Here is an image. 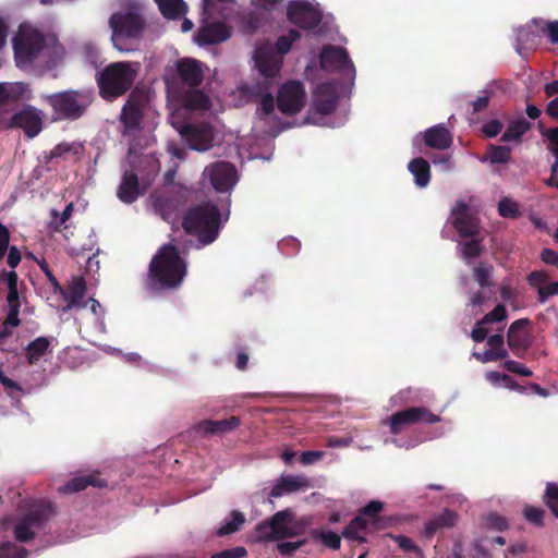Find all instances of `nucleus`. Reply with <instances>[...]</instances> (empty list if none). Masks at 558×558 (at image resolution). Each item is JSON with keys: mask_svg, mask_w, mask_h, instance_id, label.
Returning a JSON list of instances; mask_svg holds the SVG:
<instances>
[{"mask_svg": "<svg viewBox=\"0 0 558 558\" xmlns=\"http://www.w3.org/2000/svg\"><path fill=\"white\" fill-rule=\"evenodd\" d=\"M112 29V41L116 48L124 50L120 45L121 38H138L144 31L145 21L136 11L116 12L109 19Z\"/></svg>", "mask_w": 558, "mask_h": 558, "instance_id": "6", "label": "nucleus"}, {"mask_svg": "<svg viewBox=\"0 0 558 558\" xmlns=\"http://www.w3.org/2000/svg\"><path fill=\"white\" fill-rule=\"evenodd\" d=\"M523 518L534 526L545 525L546 511L543 508L526 505L523 509Z\"/></svg>", "mask_w": 558, "mask_h": 558, "instance_id": "46", "label": "nucleus"}, {"mask_svg": "<svg viewBox=\"0 0 558 558\" xmlns=\"http://www.w3.org/2000/svg\"><path fill=\"white\" fill-rule=\"evenodd\" d=\"M247 556V550L243 546L232 547L228 549L220 550L210 558H245Z\"/></svg>", "mask_w": 558, "mask_h": 558, "instance_id": "59", "label": "nucleus"}, {"mask_svg": "<svg viewBox=\"0 0 558 558\" xmlns=\"http://www.w3.org/2000/svg\"><path fill=\"white\" fill-rule=\"evenodd\" d=\"M493 92L483 90L482 95H480L475 100L471 101L472 112L478 113L485 110L490 101Z\"/></svg>", "mask_w": 558, "mask_h": 558, "instance_id": "60", "label": "nucleus"}, {"mask_svg": "<svg viewBox=\"0 0 558 558\" xmlns=\"http://www.w3.org/2000/svg\"><path fill=\"white\" fill-rule=\"evenodd\" d=\"M507 317L508 313L506 306L504 304H498L492 312L487 313L481 320H478L477 325L499 323L505 320Z\"/></svg>", "mask_w": 558, "mask_h": 558, "instance_id": "52", "label": "nucleus"}, {"mask_svg": "<svg viewBox=\"0 0 558 558\" xmlns=\"http://www.w3.org/2000/svg\"><path fill=\"white\" fill-rule=\"evenodd\" d=\"M539 303H545L549 296L558 295V282H550L537 291Z\"/></svg>", "mask_w": 558, "mask_h": 558, "instance_id": "64", "label": "nucleus"}, {"mask_svg": "<svg viewBox=\"0 0 558 558\" xmlns=\"http://www.w3.org/2000/svg\"><path fill=\"white\" fill-rule=\"evenodd\" d=\"M548 281V275L545 271L542 270H535L530 272L527 276V282L531 287L537 288V290L541 287L546 286Z\"/></svg>", "mask_w": 558, "mask_h": 558, "instance_id": "61", "label": "nucleus"}, {"mask_svg": "<svg viewBox=\"0 0 558 558\" xmlns=\"http://www.w3.org/2000/svg\"><path fill=\"white\" fill-rule=\"evenodd\" d=\"M502 366L508 372L520 376L531 377L533 375V372L530 368H527L524 364L518 361L508 360L504 363Z\"/></svg>", "mask_w": 558, "mask_h": 558, "instance_id": "57", "label": "nucleus"}, {"mask_svg": "<svg viewBox=\"0 0 558 558\" xmlns=\"http://www.w3.org/2000/svg\"><path fill=\"white\" fill-rule=\"evenodd\" d=\"M231 519L227 520L216 532L220 537L227 536L238 532L245 523V515L239 510H233L230 513Z\"/></svg>", "mask_w": 558, "mask_h": 558, "instance_id": "42", "label": "nucleus"}, {"mask_svg": "<svg viewBox=\"0 0 558 558\" xmlns=\"http://www.w3.org/2000/svg\"><path fill=\"white\" fill-rule=\"evenodd\" d=\"M28 90H29L28 85L23 82H16V83L7 85L9 102L22 98L25 95V93Z\"/></svg>", "mask_w": 558, "mask_h": 558, "instance_id": "56", "label": "nucleus"}, {"mask_svg": "<svg viewBox=\"0 0 558 558\" xmlns=\"http://www.w3.org/2000/svg\"><path fill=\"white\" fill-rule=\"evenodd\" d=\"M52 514L53 507L50 502L38 501L32 505L23 518L35 527H41Z\"/></svg>", "mask_w": 558, "mask_h": 558, "instance_id": "30", "label": "nucleus"}, {"mask_svg": "<svg viewBox=\"0 0 558 558\" xmlns=\"http://www.w3.org/2000/svg\"><path fill=\"white\" fill-rule=\"evenodd\" d=\"M304 85L299 81H289L281 85L277 94V106L281 113L293 116L305 105Z\"/></svg>", "mask_w": 558, "mask_h": 558, "instance_id": "8", "label": "nucleus"}, {"mask_svg": "<svg viewBox=\"0 0 558 558\" xmlns=\"http://www.w3.org/2000/svg\"><path fill=\"white\" fill-rule=\"evenodd\" d=\"M180 134L192 149L205 151L213 146L214 132L209 124H185L181 128Z\"/></svg>", "mask_w": 558, "mask_h": 558, "instance_id": "15", "label": "nucleus"}, {"mask_svg": "<svg viewBox=\"0 0 558 558\" xmlns=\"http://www.w3.org/2000/svg\"><path fill=\"white\" fill-rule=\"evenodd\" d=\"M81 148H82V146L78 144H75V143H68V142L59 143L50 150L49 155L45 157L46 162L48 163L53 158L63 157L64 155L70 154V153L77 155V154H80Z\"/></svg>", "mask_w": 558, "mask_h": 558, "instance_id": "47", "label": "nucleus"}, {"mask_svg": "<svg viewBox=\"0 0 558 558\" xmlns=\"http://www.w3.org/2000/svg\"><path fill=\"white\" fill-rule=\"evenodd\" d=\"M28 550L12 542H3L0 544V558H26Z\"/></svg>", "mask_w": 558, "mask_h": 558, "instance_id": "49", "label": "nucleus"}, {"mask_svg": "<svg viewBox=\"0 0 558 558\" xmlns=\"http://www.w3.org/2000/svg\"><path fill=\"white\" fill-rule=\"evenodd\" d=\"M383 509L384 502L378 500H372L361 509L360 515H362L365 519L368 518V524L371 523L374 526V529H385L387 524L384 523V520L378 517Z\"/></svg>", "mask_w": 558, "mask_h": 558, "instance_id": "40", "label": "nucleus"}, {"mask_svg": "<svg viewBox=\"0 0 558 558\" xmlns=\"http://www.w3.org/2000/svg\"><path fill=\"white\" fill-rule=\"evenodd\" d=\"M136 71L126 62L107 65L97 76L100 96L108 101L124 95L133 85Z\"/></svg>", "mask_w": 558, "mask_h": 558, "instance_id": "4", "label": "nucleus"}, {"mask_svg": "<svg viewBox=\"0 0 558 558\" xmlns=\"http://www.w3.org/2000/svg\"><path fill=\"white\" fill-rule=\"evenodd\" d=\"M368 527V520L362 515H356L342 531V536L352 542L366 543L367 538L363 535Z\"/></svg>", "mask_w": 558, "mask_h": 558, "instance_id": "34", "label": "nucleus"}, {"mask_svg": "<svg viewBox=\"0 0 558 558\" xmlns=\"http://www.w3.org/2000/svg\"><path fill=\"white\" fill-rule=\"evenodd\" d=\"M204 173L217 192H228L238 182L236 168L228 161H216L207 166Z\"/></svg>", "mask_w": 558, "mask_h": 558, "instance_id": "11", "label": "nucleus"}, {"mask_svg": "<svg viewBox=\"0 0 558 558\" xmlns=\"http://www.w3.org/2000/svg\"><path fill=\"white\" fill-rule=\"evenodd\" d=\"M51 107L54 121L81 119L93 101L92 93L84 89H69L43 96Z\"/></svg>", "mask_w": 558, "mask_h": 558, "instance_id": "3", "label": "nucleus"}, {"mask_svg": "<svg viewBox=\"0 0 558 558\" xmlns=\"http://www.w3.org/2000/svg\"><path fill=\"white\" fill-rule=\"evenodd\" d=\"M87 292L86 281L82 277H75L65 294V299L68 301L66 307L64 311L74 308V307H82L83 304L81 301L84 299Z\"/></svg>", "mask_w": 558, "mask_h": 558, "instance_id": "32", "label": "nucleus"}, {"mask_svg": "<svg viewBox=\"0 0 558 558\" xmlns=\"http://www.w3.org/2000/svg\"><path fill=\"white\" fill-rule=\"evenodd\" d=\"M50 340L47 337H38L25 348V356L29 365H34L48 352Z\"/></svg>", "mask_w": 558, "mask_h": 558, "instance_id": "36", "label": "nucleus"}, {"mask_svg": "<svg viewBox=\"0 0 558 558\" xmlns=\"http://www.w3.org/2000/svg\"><path fill=\"white\" fill-rule=\"evenodd\" d=\"M187 196V189L172 184L156 195L154 206L168 220L186 203Z\"/></svg>", "mask_w": 558, "mask_h": 558, "instance_id": "10", "label": "nucleus"}, {"mask_svg": "<svg viewBox=\"0 0 558 558\" xmlns=\"http://www.w3.org/2000/svg\"><path fill=\"white\" fill-rule=\"evenodd\" d=\"M308 487V480L303 475H282L270 490L269 496L279 498L284 494L295 493Z\"/></svg>", "mask_w": 558, "mask_h": 558, "instance_id": "23", "label": "nucleus"}, {"mask_svg": "<svg viewBox=\"0 0 558 558\" xmlns=\"http://www.w3.org/2000/svg\"><path fill=\"white\" fill-rule=\"evenodd\" d=\"M531 128H532L531 122L526 121L523 118L517 119V120L512 121L508 125V128L506 129V131L501 135L500 141L504 142V143L512 142V141L521 142L523 135L527 131H530Z\"/></svg>", "mask_w": 558, "mask_h": 558, "instance_id": "38", "label": "nucleus"}, {"mask_svg": "<svg viewBox=\"0 0 558 558\" xmlns=\"http://www.w3.org/2000/svg\"><path fill=\"white\" fill-rule=\"evenodd\" d=\"M531 322L527 318H520L514 320L507 333V343L512 352L522 357L523 353L531 347V335L526 330Z\"/></svg>", "mask_w": 558, "mask_h": 558, "instance_id": "16", "label": "nucleus"}, {"mask_svg": "<svg viewBox=\"0 0 558 558\" xmlns=\"http://www.w3.org/2000/svg\"><path fill=\"white\" fill-rule=\"evenodd\" d=\"M492 165H507L511 160V148L502 145H489L481 159Z\"/></svg>", "mask_w": 558, "mask_h": 558, "instance_id": "39", "label": "nucleus"}, {"mask_svg": "<svg viewBox=\"0 0 558 558\" xmlns=\"http://www.w3.org/2000/svg\"><path fill=\"white\" fill-rule=\"evenodd\" d=\"M46 46L44 35L32 27L21 26L13 39L15 63L19 68L33 64Z\"/></svg>", "mask_w": 558, "mask_h": 558, "instance_id": "5", "label": "nucleus"}, {"mask_svg": "<svg viewBox=\"0 0 558 558\" xmlns=\"http://www.w3.org/2000/svg\"><path fill=\"white\" fill-rule=\"evenodd\" d=\"M230 37V31L223 23H213L203 26L197 34V41L201 45H213L221 43Z\"/></svg>", "mask_w": 558, "mask_h": 558, "instance_id": "28", "label": "nucleus"}, {"mask_svg": "<svg viewBox=\"0 0 558 558\" xmlns=\"http://www.w3.org/2000/svg\"><path fill=\"white\" fill-rule=\"evenodd\" d=\"M74 206L72 203L68 204L63 211L59 214L57 209H51L50 215L52 217L48 227L52 232H61L66 229L65 222L72 217Z\"/></svg>", "mask_w": 558, "mask_h": 558, "instance_id": "43", "label": "nucleus"}, {"mask_svg": "<svg viewBox=\"0 0 558 558\" xmlns=\"http://www.w3.org/2000/svg\"><path fill=\"white\" fill-rule=\"evenodd\" d=\"M452 214L454 216L452 225L460 236L470 238L477 233V227L474 223V219L469 214L465 203H458Z\"/></svg>", "mask_w": 558, "mask_h": 558, "instance_id": "22", "label": "nucleus"}, {"mask_svg": "<svg viewBox=\"0 0 558 558\" xmlns=\"http://www.w3.org/2000/svg\"><path fill=\"white\" fill-rule=\"evenodd\" d=\"M177 72L180 80L190 87H197L203 83L202 62L195 59H180L177 62Z\"/></svg>", "mask_w": 558, "mask_h": 558, "instance_id": "18", "label": "nucleus"}, {"mask_svg": "<svg viewBox=\"0 0 558 558\" xmlns=\"http://www.w3.org/2000/svg\"><path fill=\"white\" fill-rule=\"evenodd\" d=\"M43 112L31 105L15 112L10 122V126L22 129L28 138L37 136L43 130Z\"/></svg>", "mask_w": 558, "mask_h": 558, "instance_id": "14", "label": "nucleus"}, {"mask_svg": "<svg viewBox=\"0 0 558 558\" xmlns=\"http://www.w3.org/2000/svg\"><path fill=\"white\" fill-rule=\"evenodd\" d=\"M338 97L329 83L319 84L314 93L313 106L320 114L331 113L337 105Z\"/></svg>", "mask_w": 558, "mask_h": 558, "instance_id": "21", "label": "nucleus"}, {"mask_svg": "<svg viewBox=\"0 0 558 558\" xmlns=\"http://www.w3.org/2000/svg\"><path fill=\"white\" fill-rule=\"evenodd\" d=\"M184 108L189 110H204L209 107L208 96L196 87H192L186 92L181 99Z\"/></svg>", "mask_w": 558, "mask_h": 558, "instance_id": "37", "label": "nucleus"}, {"mask_svg": "<svg viewBox=\"0 0 558 558\" xmlns=\"http://www.w3.org/2000/svg\"><path fill=\"white\" fill-rule=\"evenodd\" d=\"M498 214L502 218L518 219L522 216L518 202L502 197L498 203Z\"/></svg>", "mask_w": 558, "mask_h": 558, "instance_id": "45", "label": "nucleus"}, {"mask_svg": "<svg viewBox=\"0 0 558 558\" xmlns=\"http://www.w3.org/2000/svg\"><path fill=\"white\" fill-rule=\"evenodd\" d=\"M462 256L465 259H472L480 256L483 252L481 240L472 239L462 244Z\"/></svg>", "mask_w": 558, "mask_h": 558, "instance_id": "53", "label": "nucleus"}, {"mask_svg": "<svg viewBox=\"0 0 558 558\" xmlns=\"http://www.w3.org/2000/svg\"><path fill=\"white\" fill-rule=\"evenodd\" d=\"M504 124L498 119H493L482 125V132L487 138H494L501 133Z\"/></svg>", "mask_w": 558, "mask_h": 558, "instance_id": "58", "label": "nucleus"}, {"mask_svg": "<svg viewBox=\"0 0 558 558\" xmlns=\"http://www.w3.org/2000/svg\"><path fill=\"white\" fill-rule=\"evenodd\" d=\"M186 272V263L177 246L165 244L149 263L146 289L153 292L177 289L182 284Z\"/></svg>", "mask_w": 558, "mask_h": 558, "instance_id": "1", "label": "nucleus"}, {"mask_svg": "<svg viewBox=\"0 0 558 558\" xmlns=\"http://www.w3.org/2000/svg\"><path fill=\"white\" fill-rule=\"evenodd\" d=\"M38 266L41 269V271L45 274V276L48 279V281L51 283L53 290L56 292L59 291L61 293H64L62 287L60 286L59 281L57 280V278L52 274V271H51L50 267L48 266L47 262L45 259H41L40 262H38Z\"/></svg>", "mask_w": 558, "mask_h": 558, "instance_id": "62", "label": "nucleus"}, {"mask_svg": "<svg viewBox=\"0 0 558 558\" xmlns=\"http://www.w3.org/2000/svg\"><path fill=\"white\" fill-rule=\"evenodd\" d=\"M144 117L143 106L133 96H130L122 107L120 121L125 131H136L141 129Z\"/></svg>", "mask_w": 558, "mask_h": 558, "instance_id": "20", "label": "nucleus"}, {"mask_svg": "<svg viewBox=\"0 0 558 558\" xmlns=\"http://www.w3.org/2000/svg\"><path fill=\"white\" fill-rule=\"evenodd\" d=\"M287 16L292 24L306 31L316 28L323 20L320 10L305 0L290 1Z\"/></svg>", "mask_w": 558, "mask_h": 558, "instance_id": "9", "label": "nucleus"}, {"mask_svg": "<svg viewBox=\"0 0 558 558\" xmlns=\"http://www.w3.org/2000/svg\"><path fill=\"white\" fill-rule=\"evenodd\" d=\"M306 544V539H301L298 542H281L277 544L278 551L283 555H291L296 549L301 548L303 545Z\"/></svg>", "mask_w": 558, "mask_h": 558, "instance_id": "63", "label": "nucleus"}, {"mask_svg": "<svg viewBox=\"0 0 558 558\" xmlns=\"http://www.w3.org/2000/svg\"><path fill=\"white\" fill-rule=\"evenodd\" d=\"M117 195L119 199L125 204H132L137 199L140 195L138 178L134 171L126 170L123 173Z\"/></svg>", "mask_w": 558, "mask_h": 558, "instance_id": "27", "label": "nucleus"}, {"mask_svg": "<svg viewBox=\"0 0 558 558\" xmlns=\"http://www.w3.org/2000/svg\"><path fill=\"white\" fill-rule=\"evenodd\" d=\"M408 169L414 177V182L418 187H425L430 182V166L428 161L422 157L412 159Z\"/></svg>", "mask_w": 558, "mask_h": 558, "instance_id": "31", "label": "nucleus"}, {"mask_svg": "<svg viewBox=\"0 0 558 558\" xmlns=\"http://www.w3.org/2000/svg\"><path fill=\"white\" fill-rule=\"evenodd\" d=\"M457 512L450 509H445L442 512L426 522L422 534L425 538L430 539L436 532L442 529H451L457 524Z\"/></svg>", "mask_w": 558, "mask_h": 558, "instance_id": "26", "label": "nucleus"}, {"mask_svg": "<svg viewBox=\"0 0 558 558\" xmlns=\"http://www.w3.org/2000/svg\"><path fill=\"white\" fill-rule=\"evenodd\" d=\"M241 423L242 421L239 416H231L220 421L203 420L196 425V429L206 435H223L238 428Z\"/></svg>", "mask_w": 558, "mask_h": 558, "instance_id": "25", "label": "nucleus"}, {"mask_svg": "<svg viewBox=\"0 0 558 558\" xmlns=\"http://www.w3.org/2000/svg\"><path fill=\"white\" fill-rule=\"evenodd\" d=\"M543 504L547 507L550 513L558 519V484L548 482L546 484L544 494L542 496Z\"/></svg>", "mask_w": 558, "mask_h": 558, "instance_id": "44", "label": "nucleus"}, {"mask_svg": "<svg viewBox=\"0 0 558 558\" xmlns=\"http://www.w3.org/2000/svg\"><path fill=\"white\" fill-rule=\"evenodd\" d=\"M34 525L27 522L24 518L14 526L13 533L16 541L26 543L35 538V533L32 530Z\"/></svg>", "mask_w": 558, "mask_h": 558, "instance_id": "51", "label": "nucleus"}, {"mask_svg": "<svg viewBox=\"0 0 558 558\" xmlns=\"http://www.w3.org/2000/svg\"><path fill=\"white\" fill-rule=\"evenodd\" d=\"M88 486H95V487H102L106 486V482L104 480H100L95 474H88V475H81L72 478L68 483H65L61 488L60 492L64 494H73L81 490H84Z\"/></svg>", "mask_w": 558, "mask_h": 558, "instance_id": "29", "label": "nucleus"}, {"mask_svg": "<svg viewBox=\"0 0 558 558\" xmlns=\"http://www.w3.org/2000/svg\"><path fill=\"white\" fill-rule=\"evenodd\" d=\"M289 515V510H281L276 512L268 521L260 522L256 529L259 538L264 541H279L293 537L295 533L286 524Z\"/></svg>", "mask_w": 558, "mask_h": 558, "instance_id": "13", "label": "nucleus"}, {"mask_svg": "<svg viewBox=\"0 0 558 558\" xmlns=\"http://www.w3.org/2000/svg\"><path fill=\"white\" fill-rule=\"evenodd\" d=\"M254 60L259 73L265 78L266 88H268L270 85L268 80L275 78L280 72L282 58L270 48L259 47L255 50Z\"/></svg>", "mask_w": 558, "mask_h": 558, "instance_id": "17", "label": "nucleus"}, {"mask_svg": "<svg viewBox=\"0 0 558 558\" xmlns=\"http://www.w3.org/2000/svg\"><path fill=\"white\" fill-rule=\"evenodd\" d=\"M493 271V265L481 262L472 269V278L482 289L490 288L494 286L490 280Z\"/></svg>", "mask_w": 558, "mask_h": 558, "instance_id": "41", "label": "nucleus"}, {"mask_svg": "<svg viewBox=\"0 0 558 558\" xmlns=\"http://www.w3.org/2000/svg\"><path fill=\"white\" fill-rule=\"evenodd\" d=\"M387 536L391 538L404 553L417 556L422 555V549L410 537L405 535H395L392 533H388Z\"/></svg>", "mask_w": 558, "mask_h": 558, "instance_id": "50", "label": "nucleus"}, {"mask_svg": "<svg viewBox=\"0 0 558 558\" xmlns=\"http://www.w3.org/2000/svg\"><path fill=\"white\" fill-rule=\"evenodd\" d=\"M163 17L178 20L187 12V4L183 0H155Z\"/></svg>", "mask_w": 558, "mask_h": 558, "instance_id": "35", "label": "nucleus"}, {"mask_svg": "<svg viewBox=\"0 0 558 558\" xmlns=\"http://www.w3.org/2000/svg\"><path fill=\"white\" fill-rule=\"evenodd\" d=\"M220 211L210 203L190 208L183 217L182 227L187 234L195 235L202 245L213 243L220 231Z\"/></svg>", "mask_w": 558, "mask_h": 558, "instance_id": "2", "label": "nucleus"}, {"mask_svg": "<svg viewBox=\"0 0 558 558\" xmlns=\"http://www.w3.org/2000/svg\"><path fill=\"white\" fill-rule=\"evenodd\" d=\"M539 133L543 137H545L548 142L547 148L553 155H558V126L557 128H546L543 122H538L537 124Z\"/></svg>", "mask_w": 558, "mask_h": 558, "instance_id": "48", "label": "nucleus"}, {"mask_svg": "<svg viewBox=\"0 0 558 558\" xmlns=\"http://www.w3.org/2000/svg\"><path fill=\"white\" fill-rule=\"evenodd\" d=\"M319 63L323 70L328 72L352 73L355 68L347 50L339 46H326L319 56Z\"/></svg>", "mask_w": 558, "mask_h": 558, "instance_id": "12", "label": "nucleus"}, {"mask_svg": "<svg viewBox=\"0 0 558 558\" xmlns=\"http://www.w3.org/2000/svg\"><path fill=\"white\" fill-rule=\"evenodd\" d=\"M314 536L319 538L325 546L338 550L341 546V537L335 532L314 531Z\"/></svg>", "mask_w": 558, "mask_h": 558, "instance_id": "54", "label": "nucleus"}, {"mask_svg": "<svg viewBox=\"0 0 558 558\" xmlns=\"http://www.w3.org/2000/svg\"><path fill=\"white\" fill-rule=\"evenodd\" d=\"M440 421L437 414L424 407H413L393 413L385 424L389 425L392 435H399L410 425L416 423L435 424Z\"/></svg>", "mask_w": 558, "mask_h": 558, "instance_id": "7", "label": "nucleus"}, {"mask_svg": "<svg viewBox=\"0 0 558 558\" xmlns=\"http://www.w3.org/2000/svg\"><path fill=\"white\" fill-rule=\"evenodd\" d=\"M423 140L426 146L439 150L448 149L452 145V134L445 124L428 128L423 134Z\"/></svg>", "mask_w": 558, "mask_h": 558, "instance_id": "24", "label": "nucleus"}, {"mask_svg": "<svg viewBox=\"0 0 558 558\" xmlns=\"http://www.w3.org/2000/svg\"><path fill=\"white\" fill-rule=\"evenodd\" d=\"M539 33L538 20H533L530 24L519 28L517 32V52L524 56L526 51L536 49L539 43Z\"/></svg>", "mask_w": 558, "mask_h": 558, "instance_id": "19", "label": "nucleus"}, {"mask_svg": "<svg viewBox=\"0 0 558 558\" xmlns=\"http://www.w3.org/2000/svg\"><path fill=\"white\" fill-rule=\"evenodd\" d=\"M368 527V520L362 515H356L342 531V536L352 542L366 543L367 538L363 535Z\"/></svg>", "mask_w": 558, "mask_h": 558, "instance_id": "33", "label": "nucleus"}, {"mask_svg": "<svg viewBox=\"0 0 558 558\" xmlns=\"http://www.w3.org/2000/svg\"><path fill=\"white\" fill-rule=\"evenodd\" d=\"M539 32L546 34L549 41L554 45H558V21L545 22L538 20Z\"/></svg>", "mask_w": 558, "mask_h": 558, "instance_id": "55", "label": "nucleus"}]
</instances>
